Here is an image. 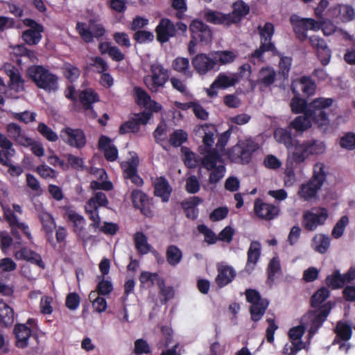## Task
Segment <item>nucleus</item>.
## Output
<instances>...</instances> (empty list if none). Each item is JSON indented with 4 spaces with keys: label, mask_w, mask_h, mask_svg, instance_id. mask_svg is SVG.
<instances>
[{
    "label": "nucleus",
    "mask_w": 355,
    "mask_h": 355,
    "mask_svg": "<svg viewBox=\"0 0 355 355\" xmlns=\"http://www.w3.org/2000/svg\"><path fill=\"white\" fill-rule=\"evenodd\" d=\"M334 102L331 98L320 97L313 100L305 112L304 115L295 117L289 124V128L295 130L297 135H300L309 130L312 125V121L324 130L329 125V119L325 110L331 107Z\"/></svg>",
    "instance_id": "nucleus-1"
},
{
    "label": "nucleus",
    "mask_w": 355,
    "mask_h": 355,
    "mask_svg": "<svg viewBox=\"0 0 355 355\" xmlns=\"http://www.w3.org/2000/svg\"><path fill=\"white\" fill-rule=\"evenodd\" d=\"M329 310L322 308L311 311L303 316L300 325L291 328L288 331V339H302L306 327L310 326L308 340H311L328 315Z\"/></svg>",
    "instance_id": "nucleus-2"
},
{
    "label": "nucleus",
    "mask_w": 355,
    "mask_h": 355,
    "mask_svg": "<svg viewBox=\"0 0 355 355\" xmlns=\"http://www.w3.org/2000/svg\"><path fill=\"white\" fill-rule=\"evenodd\" d=\"M28 76L35 85L46 92H55L58 89V78L42 66H32L28 70Z\"/></svg>",
    "instance_id": "nucleus-3"
},
{
    "label": "nucleus",
    "mask_w": 355,
    "mask_h": 355,
    "mask_svg": "<svg viewBox=\"0 0 355 355\" xmlns=\"http://www.w3.org/2000/svg\"><path fill=\"white\" fill-rule=\"evenodd\" d=\"M168 78V70L162 64L155 62L150 65V72L144 77V81L150 92H157L160 88L165 86Z\"/></svg>",
    "instance_id": "nucleus-4"
},
{
    "label": "nucleus",
    "mask_w": 355,
    "mask_h": 355,
    "mask_svg": "<svg viewBox=\"0 0 355 355\" xmlns=\"http://www.w3.org/2000/svg\"><path fill=\"white\" fill-rule=\"evenodd\" d=\"M258 144L251 139L239 140L238 143L229 150L227 155L232 162L248 163L251 153L258 148Z\"/></svg>",
    "instance_id": "nucleus-5"
},
{
    "label": "nucleus",
    "mask_w": 355,
    "mask_h": 355,
    "mask_svg": "<svg viewBox=\"0 0 355 355\" xmlns=\"http://www.w3.org/2000/svg\"><path fill=\"white\" fill-rule=\"evenodd\" d=\"M189 29L192 37L189 44V51L191 54L196 51V45L198 40L203 44H208L211 42L212 32L209 27L202 21L198 19L193 20L190 24Z\"/></svg>",
    "instance_id": "nucleus-6"
},
{
    "label": "nucleus",
    "mask_w": 355,
    "mask_h": 355,
    "mask_svg": "<svg viewBox=\"0 0 355 355\" xmlns=\"http://www.w3.org/2000/svg\"><path fill=\"white\" fill-rule=\"evenodd\" d=\"M329 217L328 210L322 207H313L302 214V226L307 231L313 232L325 224Z\"/></svg>",
    "instance_id": "nucleus-7"
},
{
    "label": "nucleus",
    "mask_w": 355,
    "mask_h": 355,
    "mask_svg": "<svg viewBox=\"0 0 355 355\" xmlns=\"http://www.w3.org/2000/svg\"><path fill=\"white\" fill-rule=\"evenodd\" d=\"M203 166L210 171L209 181L211 184H216L225 175V168L222 164L221 155L210 153L202 159Z\"/></svg>",
    "instance_id": "nucleus-8"
},
{
    "label": "nucleus",
    "mask_w": 355,
    "mask_h": 355,
    "mask_svg": "<svg viewBox=\"0 0 355 355\" xmlns=\"http://www.w3.org/2000/svg\"><path fill=\"white\" fill-rule=\"evenodd\" d=\"M296 37L300 41H305L308 38L307 31H318L322 27L320 21L313 18H300L298 16L293 15L290 17Z\"/></svg>",
    "instance_id": "nucleus-9"
},
{
    "label": "nucleus",
    "mask_w": 355,
    "mask_h": 355,
    "mask_svg": "<svg viewBox=\"0 0 355 355\" xmlns=\"http://www.w3.org/2000/svg\"><path fill=\"white\" fill-rule=\"evenodd\" d=\"M108 200L105 194L103 192H97L86 203L85 209L86 213L89 215L90 220H92V225L94 227H98L101 218L98 216V207H105Z\"/></svg>",
    "instance_id": "nucleus-10"
},
{
    "label": "nucleus",
    "mask_w": 355,
    "mask_h": 355,
    "mask_svg": "<svg viewBox=\"0 0 355 355\" xmlns=\"http://www.w3.org/2000/svg\"><path fill=\"white\" fill-rule=\"evenodd\" d=\"M245 295L248 302L251 304L250 310L252 320L254 321L259 320L268 307V301L261 298L259 293L254 290H247Z\"/></svg>",
    "instance_id": "nucleus-11"
},
{
    "label": "nucleus",
    "mask_w": 355,
    "mask_h": 355,
    "mask_svg": "<svg viewBox=\"0 0 355 355\" xmlns=\"http://www.w3.org/2000/svg\"><path fill=\"white\" fill-rule=\"evenodd\" d=\"M236 76L231 72H221L218 73L209 87L206 89V93L210 98L218 96L219 89H227L237 84Z\"/></svg>",
    "instance_id": "nucleus-12"
},
{
    "label": "nucleus",
    "mask_w": 355,
    "mask_h": 355,
    "mask_svg": "<svg viewBox=\"0 0 355 355\" xmlns=\"http://www.w3.org/2000/svg\"><path fill=\"white\" fill-rule=\"evenodd\" d=\"M60 137L64 143L76 148H82L86 144V136L79 128L65 127L60 130Z\"/></svg>",
    "instance_id": "nucleus-13"
},
{
    "label": "nucleus",
    "mask_w": 355,
    "mask_h": 355,
    "mask_svg": "<svg viewBox=\"0 0 355 355\" xmlns=\"http://www.w3.org/2000/svg\"><path fill=\"white\" fill-rule=\"evenodd\" d=\"M309 156L311 155L307 141L295 140L291 148L288 149L287 160L288 164L298 165L305 162Z\"/></svg>",
    "instance_id": "nucleus-14"
},
{
    "label": "nucleus",
    "mask_w": 355,
    "mask_h": 355,
    "mask_svg": "<svg viewBox=\"0 0 355 355\" xmlns=\"http://www.w3.org/2000/svg\"><path fill=\"white\" fill-rule=\"evenodd\" d=\"M14 211L21 214V207L17 205H13V210L10 209H4L5 218L11 227L13 235L16 239H19V236L17 232V229H19L21 230L29 239H31V234L29 232L28 227L26 224L18 221Z\"/></svg>",
    "instance_id": "nucleus-15"
},
{
    "label": "nucleus",
    "mask_w": 355,
    "mask_h": 355,
    "mask_svg": "<svg viewBox=\"0 0 355 355\" xmlns=\"http://www.w3.org/2000/svg\"><path fill=\"white\" fill-rule=\"evenodd\" d=\"M260 28L261 46L257 49L253 57L261 58L262 54L268 51H274L275 46L270 42L271 37L274 33V26L271 23H266L262 28Z\"/></svg>",
    "instance_id": "nucleus-16"
},
{
    "label": "nucleus",
    "mask_w": 355,
    "mask_h": 355,
    "mask_svg": "<svg viewBox=\"0 0 355 355\" xmlns=\"http://www.w3.org/2000/svg\"><path fill=\"white\" fill-rule=\"evenodd\" d=\"M76 29L82 39L86 42H92L94 37H102L105 32L101 24L92 21L90 22L89 26L85 23L78 22Z\"/></svg>",
    "instance_id": "nucleus-17"
},
{
    "label": "nucleus",
    "mask_w": 355,
    "mask_h": 355,
    "mask_svg": "<svg viewBox=\"0 0 355 355\" xmlns=\"http://www.w3.org/2000/svg\"><path fill=\"white\" fill-rule=\"evenodd\" d=\"M23 22L26 26L29 27V29L23 33V40L30 45L37 44L42 38V26L31 19H25Z\"/></svg>",
    "instance_id": "nucleus-18"
},
{
    "label": "nucleus",
    "mask_w": 355,
    "mask_h": 355,
    "mask_svg": "<svg viewBox=\"0 0 355 355\" xmlns=\"http://www.w3.org/2000/svg\"><path fill=\"white\" fill-rule=\"evenodd\" d=\"M214 56L199 53L192 60V64L200 75H205L216 67Z\"/></svg>",
    "instance_id": "nucleus-19"
},
{
    "label": "nucleus",
    "mask_w": 355,
    "mask_h": 355,
    "mask_svg": "<svg viewBox=\"0 0 355 355\" xmlns=\"http://www.w3.org/2000/svg\"><path fill=\"white\" fill-rule=\"evenodd\" d=\"M78 98L87 112L86 114L89 117L95 118L96 114L92 110V104L99 101L98 94L92 88H86L79 93Z\"/></svg>",
    "instance_id": "nucleus-20"
},
{
    "label": "nucleus",
    "mask_w": 355,
    "mask_h": 355,
    "mask_svg": "<svg viewBox=\"0 0 355 355\" xmlns=\"http://www.w3.org/2000/svg\"><path fill=\"white\" fill-rule=\"evenodd\" d=\"M89 174L96 179L91 182L90 187L92 189L110 191L112 189V184L107 181V174L104 169L91 167L89 168Z\"/></svg>",
    "instance_id": "nucleus-21"
},
{
    "label": "nucleus",
    "mask_w": 355,
    "mask_h": 355,
    "mask_svg": "<svg viewBox=\"0 0 355 355\" xmlns=\"http://www.w3.org/2000/svg\"><path fill=\"white\" fill-rule=\"evenodd\" d=\"M131 199L134 206L147 217H152L153 211L150 207L148 196L141 191L135 189L131 193Z\"/></svg>",
    "instance_id": "nucleus-22"
},
{
    "label": "nucleus",
    "mask_w": 355,
    "mask_h": 355,
    "mask_svg": "<svg viewBox=\"0 0 355 355\" xmlns=\"http://www.w3.org/2000/svg\"><path fill=\"white\" fill-rule=\"evenodd\" d=\"M327 13L332 18L340 17L343 22L350 21L355 17L354 9L348 4H337L331 6Z\"/></svg>",
    "instance_id": "nucleus-23"
},
{
    "label": "nucleus",
    "mask_w": 355,
    "mask_h": 355,
    "mask_svg": "<svg viewBox=\"0 0 355 355\" xmlns=\"http://www.w3.org/2000/svg\"><path fill=\"white\" fill-rule=\"evenodd\" d=\"M65 216L73 223L74 232L80 238L85 237V220L84 217L69 207L66 208Z\"/></svg>",
    "instance_id": "nucleus-24"
},
{
    "label": "nucleus",
    "mask_w": 355,
    "mask_h": 355,
    "mask_svg": "<svg viewBox=\"0 0 355 355\" xmlns=\"http://www.w3.org/2000/svg\"><path fill=\"white\" fill-rule=\"evenodd\" d=\"M157 40L162 43L167 42L175 35V27L168 19H162L156 28Z\"/></svg>",
    "instance_id": "nucleus-25"
},
{
    "label": "nucleus",
    "mask_w": 355,
    "mask_h": 355,
    "mask_svg": "<svg viewBox=\"0 0 355 355\" xmlns=\"http://www.w3.org/2000/svg\"><path fill=\"white\" fill-rule=\"evenodd\" d=\"M254 211L259 217L266 220H271L279 214V209L273 205L257 200L254 203Z\"/></svg>",
    "instance_id": "nucleus-26"
},
{
    "label": "nucleus",
    "mask_w": 355,
    "mask_h": 355,
    "mask_svg": "<svg viewBox=\"0 0 355 355\" xmlns=\"http://www.w3.org/2000/svg\"><path fill=\"white\" fill-rule=\"evenodd\" d=\"M354 279H355V269H351L343 275L338 271L334 272L327 277L326 282L332 288H337Z\"/></svg>",
    "instance_id": "nucleus-27"
},
{
    "label": "nucleus",
    "mask_w": 355,
    "mask_h": 355,
    "mask_svg": "<svg viewBox=\"0 0 355 355\" xmlns=\"http://www.w3.org/2000/svg\"><path fill=\"white\" fill-rule=\"evenodd\" d=\"M322 186L320 183H316L313 180H310L302 184L298 191V196L300 198L306 201H311L316 198L317 193Z\"/></svg>",
    "instance_id": "nucleus-28"
},
{
    "label": "nucleus",
    "mask_w": 355,
    "mask_h": 355,
    "mask_svg": "<svg viewBox=\"0 0 355 355\" xmlns=\"http://www.w3.org/2000/svg\"><path fill=\"white\" fill-rule=\"evenodd\" d=\"M3 70L10 78V87L17 92L24 89V81L20 76L18 69L10 64H6Z\"/></svg>",
    "instance_id": "nucleus-29"
},
{
    "label": "nucleus",
    "mask_w": 355,
    "mask_h": 355,
    "mask_svg": "<svg viewBox=\"0 0 355 355\" xmlns=\"http://www.w3.org/2000/svg\"><path fill=\"white\" fill-rule=\"evenodd\" d=\"M153 185L155 195L161 198L162 201L167 202L172 191L167 180L163 177L157 178L153 182Z\"/></svg>",
    "instance_id": "nucleus-30"
},
{
    "label": "nucleus",
    "mask_w": 355,
    "mask_h": 355,
    "mask_svg": "<svg viewBox=\"0 0 355 355\" xmlns=\"http://www.w3.org/2000/svg\"><path fill=\"white\" fill-rule=\"evenodd\" d=\"M32 330L25 324L15 325L14 332L16 336V345L19 348H25L28 346V339Z\"/></svg>",
    "instance_id": "nucleus-31"
},
{
    "label": "nucleus",
    "mask_w": 355,
    "mask_h": 355,
    "mask_svg": "<svg viewBox=\"0 0 355 355\" xmlns=\"http://www.w3.org/2000/svg\"><path fill=\"white\" fill-rule=\"evenodd\" d=\"M300 85L303 93L307 96L313 95L316 90L315 83L309 78L302 77L299 80H295L291 84L293 93H298L297 87Z\"/></svg>",
    "instance_id": "nucleus-32"
},
{
    "label": "nucleus",
    "mask_w": 355,
    "mask_h": 355,
    "mask_svg": "<svg viewBox=\"0 0 355 355\" xmlns=\"http://www.w3.org/2000/svg\"><path fill=\"white\" fill-rule=\"evenodd\" d=\"M210 55L214 56L216 65H227L230 64L236 60L237 58V53L232 50H224L214 51L210 53Z\"/></svg>",
    "instance_id": "nucleus-33"
},
{
    "label": "nucleus",
    "mask_w": 355,
    "mask_h": 355,
    "mask_svg": "<svg viewBox=\"0 0 355 355\" xmlns=\"http://www.w3.org/2000/svg\"><path fill=\"white\" fill-rule=\"evenodd\" d=\"M98 146L107 160L112 162L117 158L118 150L110 138L102 136L98 141Z\"/></svg>",
    "instance_id": "nucleus-34"
},
{
    "label": "nucleus",
    "mask_w": 355,
    "mask_h": 355,
    "mask_svg": "<svg viewBox=\"0 0 355 355\" xmlns=\"http://www.w3.org/2000/svg\"><path fill=\"white\" fill-rule=\"evenodd\" d=\"M218 274L216 277V282L217 284L223 287L230 283L235 276L234 269L224 264H220L218 268Z\"/></svg>",
    "instance_id": "nucleus-35"
},
{
    "label": "nucleus",
    "mask_w": 355,
    "mask_h": 355,
    "mask_svg": "<svg viewBox=\"0 0 355 355\" xmlns=\"http://www.w3.org/2000/svg\"><path fill=\"white\" fill-rule=\"evenodd\" d=\"M310 340L307 343L302 341L300 338L289 339L290 343H286L283 348V354L285 355H296V354L302 350H308L310 345Z\"/></svg>",
    "instance_id": "nucleus-36"
},
{
    "label": "nucleus",
    "mask_w": 355,
    "mask_h": 355,
    "mask_svg": "<svg viewBox=\"0 0 355 355\" xmlns=\"http://www.w3.org/2000/svg\"><path fill=\"white\" fill-rule=\"evenodd\" d=\"M201 129L204 132L205 135L202 139L203 145L205 146V152L208 155L210 153H217L216 150L211 151L210 148L214 143L215 136L216 135L217 130L213 125H202Z\"/></svg>",
    "instance_id": "nucleus-37"
},
{
    "label": "nucleus",
    "mask_w": 355,
    "mask_h": 355,
    "mask_svg": "<svg viewBox=\"0 0 355 355\" xmlns=\"http://www.w3.org/2000/svg\"><path fill=\"white\" fill-rule=\"evenodd\" d=\"M0 147L3 148L0 150V162L8 166L10 163L9 156L12 155L15 150L12 148V143L1 133H0Z\"/></svg>",
    "instance_id": "nucleus-38"
},
{
    "label": "nucleus",
    "mask_w": 355,
    "mask_h": 355,
    "mask_svg": "<svg viewBox=\"0 0 355 355\" xmlns=\"http://www.w3.org/2000/svg\"><path fill=\"white\" fill-rule=\"evenodd\" d=\"M14 256L18 260H27L36 263L42 268H44V263L42 261L41 257L38 254L27 249L26 248H24L16 251Z\"/></svg>",
    "instance_id": "nucleus-39"
},
{
    "label": "nucleus",
    "mask_w": 355,
    "mask_h": 355,
    "mask_svg": "<svg viewBox=\"0 0 355 355\" xmlns=\"http://www.w3.org/2000/svg\"><path fill=\"white\" fill-rule=\"evenodd\" d=\"M261 254V244L257 241H252L250 243L248 252V262L246 269L248 271L253 270Z\"/></svg>",
    "instance_id": "nucleus-40"
},
{
    "label": "nucleus",
    "mask_w": 355,
    "mask_h": 355,
    "mask_svg": "<svg viewBox=\"0 0 355 355\" xmlns=\"http://www.w3.org/2000/svg\"><path fill=\"white\" fill-rule=\"evenodd\" d=\"M274 138L277 143L283 144L288 150L293 144L291 130L283 128H277L275 130Z\"/></svg>",
    "instance_id": "nucleus-41"
},
{
    "label": "nucleus",
    "mask_w": 355,
    "mask_h": 355,
    "mask_svg": "<svg viewBox=\"0 0 355 355\" xmlns=\"http://www.w3.org/2000/svg\"><path fill=\"white\" fill-rule=\"evenodd\" d=\"M330 245V239L329 237L323 234H315L311 242L312 248L320 253L324 254Z\"/></svg>",
    "instance_id": "nucleus-42"
},
{
    "label": "nucleus",
    "mask_w": 355,
    "mask_h": 355,
    "mask_svg": "<svg viewBox=\"0 0 355 355\" xmlns=\"http://www.w3.org/2000/svg\"><path fill=\"white\" fill-rule=\"evenodd\" d=\"M250 8L243 1H237L233 5V12L228 14L231 24L237 23L249 12Z\"/></svg>",
    "instance_id": "nucleus-43"
},
{
    "label": "nucleus",
    "mask_w": 355,
    "mask_h": 355,
    "mask_svg": "<svg viewBox=\"0 0 355 355\" xmlns=\"http://www.w3.org/2000/svg\"><path fill=\"white\" fill-rule=\"evenodd\" d=\"M205 19L207 21L214 24H223L229 26L231 24L230 16L220 12L207 10L205 13Z\"/></svg>",
    "instance_id": "nucleus-44"
},
{
    "label": "nucleus",
    "mask_w": 355,
    "mask_h": 355,
    "mask_svg": "<svg viewBox=\"0 0 355 355\" xmlns=\"http://www.w3.org/2000/svg\"><path fill=\"white\" fill-rule=\"evenodd\" d=\"M139 281L143 287L149 288L154 284L163 286V279L155 272H142L139 276Z\"/></svg>",
    "instance_id": "nucleus-45"
},
{
    "label": "nucleus",
    "mask_w": 355,
    "mask_h": 355,
    "mask_svg": "<svg viewBox=\"0 0 355 355\" xmlns=\"http://www.w3.org/2000/svg\"><path fill=\"white\" fill-rule=\"evenodd\" d=\"M7 131L9 136L21 146H23L24 143L28 141V137L22 132L20 126L16 123H11L8 124Z\"/></svg>",
    "instance_id": "nucleus-46"
},
{
    "label": "nucleus",
    "mask_w": 355,
    "mask_h": 355,
    "mask_svg": "<svg viewBox=\"0 0 355 355\" xmlns=\"http://www.w3.org/2000/svg\"><path fill=\"white\" fill-rule=\"evenodd\" d=\"M175 104L178 107L182 110L192 108L196 116L200 119L206 120L208 118V112L200 105L196 103L191 102L187 103H181L176 102Z\"/></svg>",
    "instance_id": "nucleus-47"
},
{
    "label": "nucleus",
    "mask_w": 355,
    "mask_h": 355,
    "mask_svg": "<svg viewBox=\"0 0 355 355\" xmlns=\"http://www.w3.org/2000/svg\"><path fill=\"white\" fill-rule=\"evenodd\" d=\"M275 77L276 72L273 68L264 67L259 73L258 82L264 86H269L275 82Z\"/></svg>",
    "instance_id": "nucleus-48"
},
{
    "label": "nucleus",
    "mask_w": 355,
    "mask_h": 355,
    "mask_svg": "<svg viewBox=\"0 0 355 355\" xmlns=\"http://www.w3.org/2000/svg\"><path fill=\"white\" fill-rule=\"evenodd\" d=\"M14 320V312L7 304L0 301V322L6 326L12 323Z\"/></svg>",
    "instance_id": "nucleus-49"
},
{
    "label": "nucleus",
    "mask_w": 355,
    "mask_h": 355,
    "mask_svg": "<svg viewBox=\"0 0 355 355\" xmlns=\"http://www.w3.org/2000/svg\"><path fill=\"white\" fill-rule=\"evenodd\" d=\"M139 164V158L137 155H132V157L125 162L121 163V168L123 171L125 178H128L130 176L136 173L137 168Z\"/></svg>",
    "instance_id": "nucleus-50"
},
{
    "label": "nucleus",
    "mask_w": 355,
    "mask_h": 355,
    "mask_svg": "<svg viewBox=\"0 0 355 355\" xmlns=\"http://www.w3.org/2000/svg\"><path fill=\"white\" fill-rule=\"evenodd\" d=\"M182 258V252L177 246L170 245L166 250V260L173 266L178 265Z\"/></svg>",
    "instance_id": "nucleus-51"
},
{
    "label": "nucleus",
    "mask_w": 355,
    "mask_h": 355,
    "mask_svg": "<svg viewBox=\"0 0 355 355\" xmlns=\"http://www.w3.org/2000/svg\"><path fill=\"white\" fill-rule=\"evenodd\" d=\"M174 70L182 73L184 75L191 77L192 72L190 71L189 60L185 58H175L172 64Z\"/></svg>",
    "instance_id": "nucleus-52"
},
{
    "label": "nucleus",
    "mask_w": 355,
    "mask_h": 355,
    "mask_svg": "<svg viewBox=\"0 0 355 355\" xmlns=\"http://www.w3.org/2000/svg\"><path fill=\"white\" fill-rule=\"evenodd\" d=\"M295 96L291 99L290 106L291 110L295 114L304 113L305 114L306 110L309 107V104L306 101L300 98L298 93H295Z\"/></svg>",
    "instance_id": "nucleus-53"
},
{
    "label": "nucleus",
    "mask_w": 355,
    "mask_h": 355,
    "mask_svg": "<svg viewBox=\"0 0 355 355\" xmlns=\"http://www.w3.org/2000/svg\"><path fill=\"white\" fill-rule=\"evenodd\" d=\"M136 248L139 253L145 254L150 250V245L148 243L146 236L141 232L135 235Z\"/></svg>",
    "instance_id": "nucleus-54"
},
{
    "label": "nucleus",
    "mask_w": 355,
    "mask_h": 355,
    "mask_svg": "<svg viewBox=\"0 0 355 355\" xmlns=\"http://www.w3.org/2000/svg\"><path fill=\"white\" fill-rule=\"evenodd\" d=\"M335 331L339 338L347 340L352 336V324L340 321L338 322Z\"/></svg>",
    "instance_id": "nucleus-55"
},
{
    "label": "nucleus",
    "mask_w": 355,
    "mask_h": 355,
    "mask_svg": "<svg viewBox=\"0 0 355 355\" xmlns=\"http://www.w3.org/2000/svg\"><path fill=\"white\" fill-rule=\"evenodd\" d=\"M27 140L23 146L31 147V152L36 157H41L44 155V148L41 142L35 141L30 137Z\"/></svg>",
    "instance_id": "nucleus-56"
},
{
    "label": "nucleus",
    "mask_w": 355,
    "mask_h": 355,
    "mask_svg": "<svg viewBox=\"0 0 355 355\" xmlns=\"http://www.w3.org/2000/svg\"><path fill=\"white\" fill-rule=\"evenodd\" d=\"M37 174L44 179H55L57 178V172L46 164L39 165L36 168Z\"/></svg>",
    "instance_id": "nucleus-57"
},
{
    "label": "nucleus",
    "mask_w": 355,
    "mask_h": 355,
    "mask_svg": "<svg viewBox=\"0 0 355 355\" xmlns=\"http://www.w3.org/2000/svg\"><path fill=\"white\" fill-rule=\"evenodd\" d=\"M37 130L49 141L55 142L58 139V135L57 133L44 123H39Z\"/></svg>",
    "instance_id": "nucleus-58"
},
{
    "label": "nucleus",
    "mask_w": 355,
    "mask_h": 355,
    "mask_svg": "<svg viewBox=\"0 0 355 355\" xmlns=\"http://www.w3.org/2000/svg\"><path fill=\"white\" fill-rule=\"evenodd\" d=\"M63 73L67 80L70 82H73L80 76V70L78 67L67 63L63 67Z\"/></svg>",
    "instance_id": "nucleus-59"
},
{
    "label": "nucleus",
    "mask_w": 355,
    "mask_h": 355,
    "mask_svg": "<svg viewBox=\"0 0 355 355\" xmlns=\"http://www.w3.org/2000/svg\"><path fill=\"white\" fill-rule=\"evenodd\" d=\"M40 216L43 227L46 234H51L55 227V223L53 218L50 214L46 211L42 212Z\"/></svg>",
    "instance_id": "nucleus-60"
},
{
    "label": "nucleus",
    "mask_w": 355,
    "mask_h": 355,
    "mask_svg": "<svg viewBox=\"0 0 355 355\" xmlns=\"http://www.w3.org/2000/svg\"><path fill=\"white\" fill-rule=\"evenodd\" d=\"M310 155H320L324 153L326 146L323 141L318 140H306Z\"/></svg>",
    "instance_id": "nucleus-61"
},
{
    "label": "nucleus",
    "mask_w": 355,
    "mask_h": 355,
    "mask_svg": "<svg viewBox=\"0 0 355 355\" xmlns=\"http://www.w3.org/2000/svg\"><path fill=\"white\" fill-rule=\"evenodd\" d=\"M297 165L288 164V160H287L284 178V185L287 187L293 186L296 181L294 172V168Z\"/></svg>",
    "instance_id": "nucleus-62"
},
{
    "label": "nucleus",
    "mask_w": 355,
    "mask_h": 355,
    "mask_svg": "<svg viewBox=\"0 0 355 355\" xmlns=\"http://www.w3.org/2000/svg\"><path fill=\"white\" fill-rule=\"evenodd\" d=\"M326 177L324 171V165L322 163H317L313 168V177L311 180L316 183H320L322 186Z\"/></svg>",
    "instance_id": "nucleus-63"
},
{
    "label": "nucleus",
    "mask_w": 355,
    "mask_h": 355,
    "mask_svg": "<svg viewBox=\"0 0 355 355\" xmlns=\"http://www.w3.org/2000/svg\"><path fill=\"white\" fill-rule=\"evenodd\" d=\"M340 145L342 148L348 150L355 148V133L348 132L340 138Z\"/></svg>",
    "instance_id": "nucleus-64"
}]
</instances>
